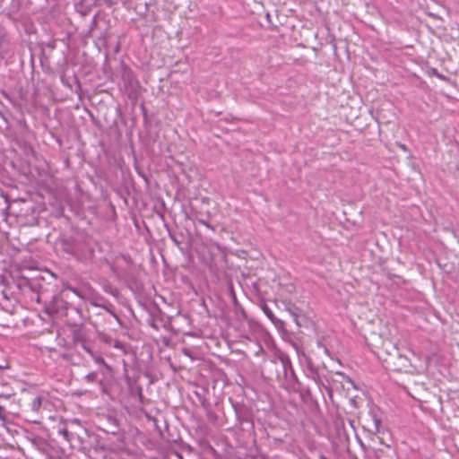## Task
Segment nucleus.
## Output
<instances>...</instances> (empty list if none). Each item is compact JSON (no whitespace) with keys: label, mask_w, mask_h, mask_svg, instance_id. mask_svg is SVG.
<instances>
[{"label":"nucleus","mask_w":459,"mask_h":459,"mask_svg":"<svg viewBox=\"0 0 459 459\" xmlns=\"http://www.w3.org/2000/svg\"><path fill=\"white\" fill-rule=\"evenodd\" d=\"M380 427L381 418L377 415V410L371 409L365 419L364 429L375 435L380 432Z\"/></svg>","instance_id":"1"},{"label":"nucleus","mask_w":459,"mask_h":459,"mask_svg":"<svg viewBox=\"0 0 459 459\" xmlns=\"http://www.w3.org/2000/svg\"><path fill=\"white\" fill-rule=\"evenodd\" d=\"M84 381H86L87 383H95V382H98V373L96 371H92L89 374H87L84 377H83ZM99 384L100 385H103V382L102 380H100L99 381Z\"/></svg>","instance_id":"2"},{"label":"nucleus","mask_w":459,"mask_h":459,"mask_svg":"<svg viewBox=\"0 0 459 459\" xmlns=\"http://www.w3.org/2000/svg\"><path fill=\"white\" fill-rule=\"evenodd\" d=\"M428 74L429 75L436 76L437 78H438V79H440L442 81H446L447 79L446 76H445L444 74H439L438 71L436 68H430L428 71Z\"/></svg>","instance_id":"3"},{"label":"nucleus","mask_w":459,"mask_h":459,"mask_svg":"<svg viewBox=\"0 0 459 459\" xmlns=\"http://www.w3.org/2000/svg\"><path fill=\"white\" fill-rule=\"evenodd\" d=\"M58 433L64 437L66 441H70V432L66 429H61Z\"/></svg>","instance_id":"4"},{"label":"nucleus","mask_w":459,"mask_h":459,"mask_svg":"<svg viewBox=\"0 0 459 459\" xmlns=\"http://www.w3.org/2000/svg\"><path fill=\"white\" fill-rule=\"evenodd\" d=\"M6 413L4 407L0 406V422L4 424L6 422Z\"/></svg>","instance_id":"5"},{"label":"nucleus","mask_w":459,"mask_h":459,"mask_svg":"<svg viewBox=\"0 0 459 459\" xmlns=\"http://www.w3.org/2000/svg\"><path fill=\"white\" fill-rule=\"evenodd\" d=\"M33 409H39L41 406V399L37 397L32 402Z\"/></svg>","instance_id":"6"},{"label":"nucleus","mask_w":459,"mask_h":459,"mask_svg":"<svg viewBox=\"0 0 459 459\" xmlns=\"http://www.w3.org/2000/svg\"><path fill=\"white\" fill-rule=\"evenodd\" d=\"M92 359H94V361L98 364H105V360L104 359L101 357V356H96L93 354V356H91Z\"/></svg>","instance_id":"7"},{"label":"nucleus","mask_w":459,"mask_h":459,"mask_svg":"<svg viewBox=\"0 0 459 459\" xmlns=\"http://www.w3.org/2000/svg\"><path fill=\"white\" fill-rule=\"evenodd\" d=\"M82 348L86 351L88 352L91 356H93V351H91V349L87 345L85 344L84 342L82 343Z\"/></svg>","instance_id":"8"},{"label":"nucleus","mask_w":459,"mask_h":459,"mask_svg":"<svg viewBox=\"0 0 459 459\" xmlns=\"http://www.w3.org/2000/svg\"><path fill=\"white\" fill-rule=\"evenodd\" d=\"M264 311L265 315H266V316H267L271 320H273V315L272 311H271L268 307H264Z\"/></svg>","instance_id":"9"},{"label":"nucleus","mask_w":459,"mask_h":459,"mask_svg":"<svg viewBox=\"0 0 459 459\" xmlns=\"http://www.w3.org/2000/svg\"><path fill=\"white\" fill-rule=\"evenodd\" d=\"M64 249L68 254H72V255L75 254V250L70 246L65 247Z\"/></svg>","instance_id":"10"},{"label":"nucleus","mask_w":459,"mask_h":459,"mask_svg":"<svg viewBox=\"0 0 459 459\" xmlns=\"http://www.w3.org/2000/svg\"><path fill=\"white\" fill-rule=\"evenodd\" d=\"M282 365H283L284 369L286 370L287 367H288L287 363L283 362Z\"/></svg>","instance_id":"11"},{"label":"nucleus","mask_w":459,"mask_h":459,"mask_svg":"<svg viewBox=\"0 0 459 459\" xmlns=\"http://www.w3.org/2000/svg\"><path fill=\"white\" fill-rule=\"evenodd\" d=\"M73 292L78 295V291L75 289H72Z\"/></svg>","instance_id":"12"},{"label":"nucleus","mask_w":459,"mask_h":459,"mask_svg":"<svg viewBox=\"0 0 459 459\" xmlns=\"http://www.w3.org/2000/svg\"><path fill=\"white\" fill-rule=\"evenodd\" d=\"M401 148H402V150H404V151L406 150V147H405V145H403H403H401Z\"/></svg>","instance_id":"13"}]
</instances>
